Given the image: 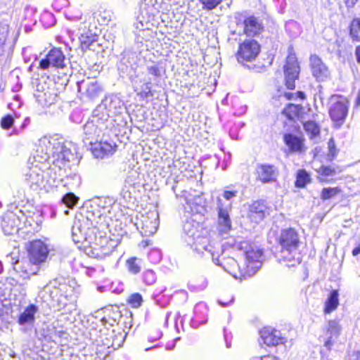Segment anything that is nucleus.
Masks as SVG:
<instances>
[{
  "label": "nucleus",
  "instance_id": "864d4df0",
  "mask_svg": "<svg viewBox=\"0 0 360 360\" xmlns=\"http://www.w3.org/2000/svg\"><path fill=\"white\" fill-rule=\"evenodd\" d=\"M252 360H277V359L271 355H265L261 357H254Z\"/></svg>",
  "mask_w": 360,
  "mask_h": 360
},
{
  "label": "nucleus",
  "instance_id": "774afa93",
  "mask_svg": "<svg viewBox=\"0 0 360 360\" xmlns=\"http://www.w3.org/2000/svg\"><path fill=\"white\" fill-rule=\"evenodd\" d=\"M102 321L105 323V322L106 321L105 319V318H103V319H102Z\"/></svg>",
  "mask_w": 360,
  "mask_h": 360
},
{
  "label": "nucleus",
  "instance_id": "79ce46f5",
  "mask_svg": "<svg viewBox=\"0 0 360 360\" xmlns=\"http://www.w3.org/2000/svg\"><path fill=\"white\" fill-rule=\"evenodd\" d=\"M152 79L144 81L140 91L138 93L142 98H147L153 96L151 92Z\"/></svg>",
  "mask_w": 360,
  "mask_h": 360
},
{
  "label": "nucleus",
  "instance_id": "5701e85b",
  "mask_svg": "<svg viewBox=\"0 0 360 360\" xmlns=\"http://www.w3.org/2000/svg\"><path fill=\"white\" fill-rule=\"evenodd\" d=\"M218 223L221 232H227L231 229V221L229 217V211L231 210V203H223L222 200L218 198Z\"/></svg>",
  "mask_w": 360,
  "mask_h": 360
},
{
  "label": "nucleus",
  "instance_id": "2f4dec72",
  "mask_svg": "<svg viewBox=\"0 0 360 360\" xmlns=\"http://www.w3.org/2000/svg\"><path fill=\"white\" fill-rule=\"evenodd\" d=\"M139 173L136 170H130L128 172L127 177L124 180V186L122 189L121 195L124 198H130L131 193L129 191V188L133 186L136 182V179L139 178Z\"/></svg>",
  "mask_w": 360,
  "mask_h": 360
},
{
  "label": "nucleus",
  "instance_id": "cd10ccee",
  "mask_svg": "<svg viewBox=\"0 0 360 360\" xmlns=\"http://www.w3.org/2000/svg\"><path fill=\"white\" fill-rule=\"evenodd\" d=\"M243 33L248 37H255L263 30L262 22L255 16H249L243 22Z\"/></svg>",
  "mask_w": 360,
  "mask_h": 360
},
{
  "label": "nucleus",
  "instance_id": "bf43d9fd",
  "mask_svg": "<svg viewBox=\"0 0 360 360\" xmlns=\"http://www.w3.org/2000/svg\"><path fill=\"white\" fill-rule=\"evenodd\" d=\"M219 304H220L221 306H222V307H226V306H227V305H228L226 303H224V302H221V301H219Z\"/></svg>",
  "mask_w": 360,
  "mask_h": 360
},
{
  "label": "nucleus",
  "instance_id": "423d86ee",
  "mask_svg": "<svg viewBox=\"0 0 360 360\" xmlns=\"http://www.w3.org/2000/svg\"><path fill=\"white\" fill-rule=\"evenodd\" d=\"M108 122L106 115H99L94 110L93 115L84 125L83 142L86 146L98 140L108 129Z\"/></svg>",
  "mask_w": 360,
  "mask_h": 360
},
{
  "label": "nucleus",
  "instance_id": "c03bdc74",
  "mask_svg": "<svg viewBox=\"0 0 360 360\" xmlns=\"http://www.w3.org/2000/svg\"><path fill=\"white\" fill-rule=\"evenodd\" d=\"M162 70V68H161L158 63H153L151 65L147 66V71L149 75L154 77V81L161 77Z\"/></svg>",
  "mask_w": 360,
  "mask_h": 360
},
{
  "label": "nucleus",
  "instance_id": "2eb2a0df",
  "mask_svg": "<svg viewBox=\"0 0 360 360\" xmlns=\"http://www.w3.org/2000/svg\"><path fill=\"white\" fill-rule=\"evenodd\" d=\"M213 245L215 246V249L214 248L213 250L217 251L218 248H219V251L218 255L217 254H215V255L214 257L210 256L214 264L222 266L223 269L226 272H228L229 274H230L235 278L238 277L237 271L239 272L240 276L245 277L247 276V275L242 274V273H244V271L245 270V268L241 269V267L239 266L237 261L234 258L229 257V258L223 259V261L221 262L219 259V255L221 254V245L219 243H214Z\"/></svg>",
  "mask_w": 360,
  "mask_h": 360
},
{
  "label": "nucleus",
  "instance_id": "9d476101",
  "mask_svg": "<svg viewBox=\"0 0 360 360\" xmlns=\"http://www.w3.org/2000/svg\"><path fill=\"white\" fill-rule=\"evenodd\" d=\"M136 226L141 235L144 236L153 235L159 226L158 212L156 210H153L146 214H142L136 223Z\"/></svg>",
  "mask_w": 360,
  "mask_h": 360
},
{
  "label": "nucleus",
  "instance_id": "a19ab883",
  "mask_svg": "<svg viewBox=\"0 0 360 360\" xmlns=\"http://www.w3.org/2000/svg\"><path fill=\"white\" fill-rule=\"evenodd\" d=\"M309 181V175L304 169L299 170L297 174L295 185L297 187L302 188Z\"/></svg>",
  "mask_w": 360,
  "mask_h": 360
},
{
  "label": "nucleus",
  "instance_id": "20e7f679",
  "mask_svg": "<svg viewBox=\"0 0 360 360\" xmlns=\"http://www.w3.org/2000/svg\"><path fill=\"white\" fill-rule=\"evenodd\" d=\"M184 232L186 236V241L198 253L203 256H212L219 255L217 251L213 250L215 246L210 243L207 237L201 236L200 233V225L193 220H186L183 226Z\"/></svg>",
  "mask_w": 360,
  "mask_h": 360
},
{
  "label": "nucleus",
  "instance_id": "bb28decb",
  "mask_svg": "<svg viewBox=\"0 0 360 360\" xmlns=\"http://www.w3.org/2000/svg\"><path fill=\"white\" fill-rule=\"evenodd\" d=\"M78 90L89 98L98 97L103 91L101 86L96 80H83L77 83Z\"/></svg>",
  "mask_w": 360,
  "mask_h": 360
},
{
  "label": "nucleus",
  "instance_id": "58836bf2",
  "mask_svg": "<svg viewBox=\"0 0 360 360\" xmlns=\"http://www.w3.org/2000/svg\"><path fill=\"white\" fill-rule=\"evenodd\" d=\"M350 36L353 40L360 41V19L354 18L349 26Z\"/></svg>",
  "mask_w": 360,
  "mask_h": 360
},
{
  "label": "nucleus",
  "instance_id": "412c9836",
  "mask_svg": "<svg viewBox=\"0 0 360 360\" xmlns=\"http://www.w3.org/2000/svg\"><path fill=\"white\" fill-rule=\"evenodd\" d=\"M310 68L312 75L318 82H323L330 76V71L321 58L312 55L309 58Z\"/></svg>",
  "mask_w": 360,
  "mask_h": 360
},
{
  "label": "nucleus",
  "instance_id": "5fc2aeb1",
  "mask_svg": "<svg viewBox=\"0 0 360 360\" xmlns=\"http://www.w3.org/2000/svg\"><path fill=\"white\" fill-rule=\"evenodd\" d=\"M355 55L357 63H360V46L356 48Z\"/></svg>",
  "mask_w": 360,
  "mask_h": 360
},
{
  "label": "nucleus",
  "instance_id": "4be33fe9",
  "mask_svg": "<svg viewBox=\"0 0 360 360\" xmlns=\"http://www.w3.org/2000/svg\"><path fill=\"white\" fill-rule=\"evenodd\" d=\"M90 150L96 158H105L112 155L116 151L117 145L113 142L95 141L89 144Z\"/></svg>",
  "mask_w": 360,
  "mask_h": 360
},
{
  "label": "nucleus",
  "instance_id": "7c9ffc66",
  "mask_svg": "<svg viewBox=\"0 0 360 360\" xmlns=\"http://www.w3.org/2000/svg\"><path fill=\"white\" fill-rule=\"evenodd\" d=\"M184 208L187 212L191 214L202 213L205 210L202 198L195 196L193 198L188 199Z\"/></svg>",
  "mask_w": 360,
  "mask_h": 360
},
{
  "label": "nucleus",
  "instance_id": "473e14b6",
  "mask_svg": "<svg viewBox=\"0 0 360 360\" xmlns=\"http://www.w3.org/2000/svg\"><path fill=\"white\" fill-rule=\"evenodd\" d=\"M339 306V292L337 290H333L328 295L325 304L323 311L325 314H330Z\"/></svg>",
  "mask_w": 360,
  "mask_h": 360
},
{
  "label": "nucleus",
  "instance_id": "f3484780",
  "mask_svg": "<svg viewBox=\"0 0 360 360\" xmlns=\"http://www.w3.org/2000/svg\"><path fill=\"white\" fill-rule=\"evenodd\" d=\"M25 176V181L33 190L41 189L46 186L44 172L38 164H32Z\"/></svg>",
  "mask_w": 360,
  "mask_h": 360
},
{
  "label": "nucleus",
  "instance_id": "680f3d73",
  "mask_svg": "<svg viewBox=\"0 0 360 360\" xmlns=\"http://www.w3.org/2000/svg\"><path fill=\"white\" fill-rule=\"evenodd\" d=\"M150 254L151 255H153V254H158V255H159V252L158 251H156V250H154V251L151 252Z\"/></svg>",
  "mask_w": 360,
  "mask_h": 360
},
{
  "label": "nucleus",
  "instance_id": "4d7b16f0",
  "mask_svg": "<svg viewBox=\"0 0 360 360\" xmlns=\"http://www.w3.org/2000/svg\"><path fill=\"white\" fill-rule=\"evenodd\" d=\"M356 105L357 106L360 105V95L358 94L357 98L356 99Z\"/></svg>",
  "mask_w": 360,
  "mask_h": 360
},
{
  "label": "nucleus",
  "instance_id": "c85d7f7f",
  "mask_svg": "<svg viewBox=\"0 0 360 360\" xmlns=\"http://www.w3.org/2000/svg\"><path fill=\"white\" fill-rule=\"evenodd\" d=\"M266 206L264 201L259 200L253 202L249 206L248 217L255 222H260L265 217Z\"/></svg>",
  "mask_w": 360,
  "mask_h": 360
},
{
  "label": "nucleus",
  "instance_id": "603ef678",
  "mask_svg": "<svg viewBox=\"0 0 360 360\" xmlns=\"http://www.w3.org/2000/svg\"><path fill=\"white\" fill-rule=\"evenodd\" d=\"M237 191H225L223 193V198L228 201V202H231V200L236 197Z\"/></svg>",
  "mask_w": 360,
  "mask_h": 360
},
{
  "label": "nucleus",
  "instance_id": "dca6fc26",
  "mask_svg": "<svg viewBox=\"0 0 360 360\" xmlns=\"http://www.w3.org/2000/svg\"><path fill=\"white\" fill-rule=\"evenodd\" d=\"M124 336L122 333H116L115 329H109L104 328L100 330V335L98 339L96 340L98 344L113 349H117L121 347L124 342Z\"/></svg>",
  "mask_w": 360,
  "mask_h": 360
},
{
  "label": "nucleus",
  "instance_id": "8fccbe9b",
  "mask_svg": "<svg viewBox=\"0 0 360 360\" xmlns=\"http://www.w3.org/2000/svg\"><path fill=\"white\" fill-rule=\"evenodd\" d=\"M200 1L203 5L204 8L212 10L219 4L221 0H200Z\"/></svg>",
  "mask_w": 360,
  "mask_h": 360
},
{
  "label": "nucleus",
  "instance_id": "f8f14e48",
  "mask_svg": "<svg viewBox=\"0 0 360 360\" xmlns=\"http://www.w3.org/2000/svg\"><path fill=\"white\" fill-rule=\"evenodd\" d=\"M300 65L294 53L289 52L284 65V75L286 87L288 89L295 88V81L298 79Z\"/></svg>",
  "mask_w": 360,
  "mask_h": 360
},
{
  "label": "nucleus",
  "instance_id": "13d9d810",
  "mask_svg": "<svg viewBox=\"0 0 360 360\" xmlns=\"http://www.w3.org/2000/svg\"><path fill=\"white\" fill-rule=\"evenodd\" d=\"M299 96L302 99H304L305 98V95H304V94L303 92L300 91L299 92Z\"/></svg>",
  "mask_w": 360,
  "mask_h": 360
},
{
  "label": "nucleus",
  "instance_id": "69168bd1",
  "mask_svg": "<svg viewBox=\"0 0 360 360\" xmlns=\"http://www.w3.org/2000/svg\"><path fill=\"white\" fill-rule=\"evenodd\" d=\"M68 213H69V211H68V210H65V215H68Z\"/></svg>",
  "mask_w": 360,
  "mask_h": 360
},
{
  "label": "nucleus",
  "instance_id": "9b49d317",
  "mask_svg": "<svg viewBox=\"0 0 360 360\" xmlns=\"http://www.w3.org/2000/svg\"><path fill=\"white\" fill-rule=\"evenodd\" d=\"M39 68L41 70L55 68L65 70L67 69L65 56L60 49L53 48L49 51L44 58L39 61Z\"/></svg>",
  "mask_w": 360,
  "mask_h": 360
},
{
  "label": "nucleus",
  "instance_id": "0e129e2a",
  "mask_svg": "<svg viewBox=\"0 0 360 360\" xmlns=\"http://www.w3.org/2000/svg\"><path fill=\"white\" fill-rule=\"evenodd\" d=\"M155 347H156V346H155ZM153 348H154V347H153ZM152 349V347H148V348H146L145 350H146V351H149V350H150V349Z\"/></svg>",
  "mask_w": 360,
  "mask_h": 360
},
{
  "label": "nucleus",
  "instance_id": "a211bd4d",
  "mask_svg": "<svg viewBox=\"0 0 360 360\" xmlns=\"http://www.w3.org/2000/svg\"><path fill=\"white\" fill-rule=\"evenodd\" d=\"M259 334L263 342L269 347L284 345L287 341V338L280 330L272 327L263 328L259 331Z\"/></svg>",
  "mask_w": 360,
  "mask_h": 360
},
{
  "label": "nucleus",
  "instance_id": "052dcab7",
  "mask_svg": "<svg viewBox=\"0 0 360 360\" xmlns=\"http://www.w3.org/2000/svg\"><path fill=\"white\" fill-rule=\"evenodd\" d=\"M356 360H360V352L356 354Z\"/></svg>",
  "mask_w": 360,
  "mask_h": 360
},
{
  "label": "nucleus",
  "instance_id": "a18cd8bd",
  "mask_svg": "<svg viewBox=\"0 0 360 360\" xmlns=\"http://www.w3.org/2000/svg\"><path fill=\"white\" fill-rule=\"evenodd\" d=\"M144 283L147 285H153L156 281V275L153 270L148 269L144 271L143 275Z\"/></svg>",
  "mask_w": 360,
  "mask_h": 360
},
{
  "label": "nucleus",
  "instance_id": "49530a36",
  "mask_svg": "<svg viewBox=\"0 0 360 360\" xmlns=\"http://www.w3.org/2000/svg\"><path fill=\"white\" fill-rule=\"evenodd\" d=\"M143 299L140 294L134 293L129 297L128 302L132 307L137 308L141 306Z\"/></svg>",
  "mask_w": 360,
  "mask_h": 360
},
{
  "label": "nucleus",
  "instance_id": "7ed1b4c3",
  "mask_svg": "<svg viewBox=\"0 0 360 360\" xmlns=\"http://www.w3.org/2000/svg\"><path fill=\"white\" fill-rule=\"evenodd\" d=\"M281 246L279 260L288 262V266H295L301 262L300 235L294 229H285L281 231L278 238Z\"/></svg>",
  "mask_w": 360,
  "mask_h": 360
},
{
  "label": "nucleus",
  "instance_id": "c9c22d12",
  "mask_svg": "<svg viewBox=\"0 0 360 360\" xmlns=\"http://www.w3.org/2000/svg\"><path fill=\"white\" fill-rule=\"evenodd\" d=\"M48 333L44 335L48 341L57 342L63 338L67 333L62 329H58L56 326L50 325L47 326Z\"/></svg>",
  "mask_w": 360,
  "mask_h": 360
},
{
  "label": "nucleus",
  "instance_id": "b1692460",
  "mask_svg": "<svg viewBox=\"0 0 360 360\" xmlns=\"http://www.w3.org/2000/svg\"><path fill=\"white\" fill-rule=\"evenodd\" d=\"M257 179L263 184L275 182L279 174L278 169L269 164H261L257 167Z\"/></svg>",
  "mask_w": 360,
  "mask_h": 360
},
{
  "label": "nucleus",
  "instance_id": "393cba45",
  "mask_svg": "<svg viewBox=\"0 0 360 360\" xmlns=\"http://www.w3.org/2000/svg\"><path fill=\"white\" fill-rule=\"evenodd\" d=\"M20 219L19 216L13 212H8L2 217L1 228L6 235H12L19 230Z\"/></svg>",
  "mask_w": 360,
  "mask_h": 360
},
{
  "label": "nucleus",
  "instance_id": "72a5a7b5",
  "mask_svg": "<svg viewBox=\"0 0 360 360\" xmlns=\"http://www.w3.org/2000/svg\"><path fill=\"white\" fill-rule=\"evenodd\" d=\"M37 311V307L34 304H30L18 317V323L21 326L32 323L34 321V315Z\"/></svg>",
  "mask_w": 360,
  "mask_h": 360
},
{
  "label": "nucleus",
  "instance_id": "c756f323",
  "mask_svg": "<svg viewBox=\"0 0 360 360\" xmlns=\"http://www.w3.org/2000/svg\"><path fill=\"white\" fill-rule=\"evenodd\" d=\"M13 283L11 281L3 283L0 281V316L4 307L11 304L12 300V288Z\"/></svg>",
  "mask_w": 360,
  "mask_h": 360
},
{
  "label": "nucleus",
  "instance_id": "f257e3e1",
  "mask_svg": "<svg viewBox=\"0 0 360 360\" xmlns=\"http://www.w3.org/2000/svg\"><path fill=\"white\" fill-rule=\"evenodd\" d=\"M109 207L94 208L86 217L79 214L75 218L72 226V238L75 243L84 244L86 255L103 259L102 245L106 244L108 238L96 235V230L109 224L111 217Z\"/></svg>",
  "mask_w": 360,
  "mask_h": 360
},
{
  "label": "nucleus",
  "instance_id": "ddd939ff",
  "mask_svg": "<svg viewBox=\"0 0 360 360\" xmlns=\"http://www.w3.org/2000/svg\"><path fill=\"white\" fill-rule=\"evenodd\" d=\"M27 251L29 259L36 267L46 261L49 252L47 245L40 240L32 241Z\"/></svg>",
  "mask_w": 360,
  "mask_h": 360
},
{
  "label": "nucleus",
  "instance_id": "4468645a",
  "mask_svg": "<svg viewBox=\"0 0 360 360\" xmlns=\"http://www.w3.org/2000/svg\"><path fill=\"white\" fill-rule=\"evenodd\" d=\"M349 103L345 98L331 104L329 108V115L336 128H340L345 122L348 114Z\"/></svg>",
  "mask_w": 360,
  "mask_h": 360
},
{
  "label": "nucleus",
  "instance_id": "338daca9",
  "mask_svg": "<svg viewBox=\"0 0 360 360\" xmlns=\"http://www.w3.org/2000/svg\"><path fill=\"white\" fill-rule=\"evenodd\" d=\"M169 314H167V316H166V321H167V319L169 318Z\"/></svg>",
  "mask_w": 360,
  "mask_h": 360
},
{
  "label": "nucleus",
  "instance_id": "de8ad7c7",
  "mask_svg": "<svg viewBox=\"0 0 360 360\" xmlns=\"http://www.w3.org/2000/svg\"><path fill=\"white\" fill-rule=\"evenodd\" d=\"M115 247L113 242L108 238L106 244L102 245L103 259L110 255L114 251Z\"/></svg>",
  "mask_w": 360,
  "mask_h": 360
},
{
  "label": "nucleus",
  "instance_id": "6e6d98bb",
  "mask_svg": "<svg viewBox=\"0 0 360 360\" xmlns=\"http://www.w3.org/2000/svg\"><path fill=\"white\" fill-rule=\"evenodd\" d=\"M358 0H347L346 4L347 6H354V4L357 2Z\"/></svg>",
  "mask_w": 360,
  "mask_h": 360
},
{
  "label": "nucleus",
  "instance_id": "f704fd0d",
  "mask_svg": "<svg viewBox=\"0 0 360 360\" xmlns=\"http://www.w3.org/2000/svg\"><path fill=\"white\" fill-rule=\"evenodd\" d=\"M285 145L291 152H300L302 150L303 143L302 140L292 134H286L283 137Z\"/></svg>",
  "mask_w": 360,
  "mask_h": 360
},
{
  "label": "nucleus",
  "instance_id": "1a4fd4ad",
  "mask_svg": "<svg viewBox=\"0 0 360 360\" xmlns=\"http://www.w3.org/2000/svg\"><path fill=\"white\" fill-rule=\"evenodd\" d=\"M260 52V45L252 39H245L240 44L236 53V59L238 63L245 64L256 59Z\"/></svg>",
  "mask_w": 360,
  "mask_h": 360
},
{
  "label": "nucleus",
  "instance_id": "e433bc0d",
  "mask_svg": "<svg viewBox=\"0 0 360 360\" xmlns=\"http://www.w3.org/2000/svg\"><path fill=\"white\" fill-rule=\"evenodd\" d=\"M143 260L138 257L129 258L126 262V266L129 272L136 275L140 273L142 269Z\"/></svg>",
  "mask_w": 360,
  "mask_h": 360
},
{
  "label": "nucleus",
  "instance_id": "6e6552de",
  "mask_svg": "<svg viewBox=\"0 0 360 360\" xmlns=\"http://www.w3.org/2000/svg\"><path fill=\"white\" fill-rule=\"evenodd\" d=\"M124 109V103L117 94H110L102 100L101 103L94 110L96 113L106 115L107 121L109 117L121 113Z\"/></svg>",
  "mask_w": 360,
  "mask_h": 360
},
{
  "label": "nucleus",
  "instance_id": "e2e57ef3",
  "mask_svg": "<svg viewBox=\"0 0 360 360\" xmlns=\"http://www.w3.org/2000/svg\"><path fill=\"white\" fill-rule=\"evenodd\" d=\"M2 270H3L2 264H1V262L0 261V273L2 272Z\"/></svg>",
  "mask_w": 360,
  "mask_h": 360
},
{
  "label": "nucleus",
  "instance_id": "aec40b11",
  "mask_svg": "<svg viewBox=\"0 0 360 360\" xmlns=\"http://www.w3.org/2000/svg\"><path fill=\"white\" fill-rule=\"evenodd\" d=\"M157 4L158 0H141L139 22L143 29L145 25L146 26L148 22L154 20L155 15L158 13Z\"/></svg>",
  "mask_w": 360,
  "mask_h": 360
},
{
  "label": "nucleus",
  "instance_id": "39448f33",
  "mask_svg": "<svg viewBox=\"0 0 360 360\" xmlns=\"http://www.w3.org/2000/svg\"><path fill=\"white\" fill-rule=\"evenodd\" d=\"M72 20L75 23V27L77 28L82 49H90L91 46L96 41L99 31L97 27L92 24V18L81 15L72 17Z\"/></svg>",
  "mask_w": 360,
  "mask_h": 360
},
{
  "label": "nucleus",
  "instance_id": "6ab92c4d",
  "mask_svg": "<svg viewBox=\"0 0 360 360\" xmlns=\"http://www.w3.org/2000/svg\"><path fill=\"white\" fill-rule=\"evenodd\" d=\"M339 321L330 320L323 328L324 346L330 350L341 332Z\"/></svg>",
  "mask_w": 360,
  "mask_h": 360
},
{
  "label": "nucleus",
  "instance_id": "0eeeda50",
  "mask_svg": "<svg viewBox=\"0 0 360 360\" xmlns=\"http://www.w3.org/2000/svg\"><path fill=\"white\" fill-rule=\"evenodd\" d=\"M237 248L243 250L245 257V270L243 275L251 276L261 267L262 251L258 247L243 240L236 243Z\"/></svg>",
  "mask_w": 360,
  "mask_h": 360
},
{
  "label": "nucleus",
  "instance_id": "09e8293b",
  "mask_svg": "<svg viewBox=\"0 0 360 360\" xmlns=\"http://www.w3.org/2000/svg\"><path fill=\"white\" fill-rule=\"evenodd\" d=\"M13 122V117L10 115H7L2 117L1 120V126L4 129H8L12 127Z\"/></svg>",
  "mask_w": 360,
  "mask_h": 360
},
{
  "label": "nucleus",
  "instance_id": "37998d69",
  "mask_svg": "<svg viewBox=\"0 0 360 360\" xmlns=\"http://www.w3.org/2000/svg\"><path fill=\"white\" fill-rule=\"evenodd\" d=\"M340 192V189L338 187L335 188H324L321 194V197L323 200H329L338 194Z\"/></svg>",
  "mask_w": 360,
  "mask_h": 360
},
{
  "label": "nucleus",
  "instance_id": "a878e982",
  "mask_svg": "<svg viewBox=\"0 0 360 360\" xmlns=\"http://www.w3.org/2000/svg\"><path fill=\"white\" fill-rule=\"evenodd\" d=\"M13 270L22 279L30 278L31 275L36 274L38 269V267L33 265L29 259H18L13 264Z\"/></svg>",
  "mask_w": 360,
  "mask_h": 360
},
{
  "label": "nucleus",
  "instance_id": "4c0bfd02",
  "mask_svg": "<svg viewBox=\"0 0 360 360\" xmlns=\"http://www.w3.org/2000/svg\"><path fill=\"white\" fill-rule=\"evenodd\" d=\"M304 129L311 139L317 136L320 133V127L314 121H307L304 123Z\"/></svg>",
  "mask_w": 360,
  "mask_h": 360
},
{
  "label": "nucleus",
  "instance_id": "f03ea898",
  "mask_svg": "<svg viewBox=\"0 0 360 360\" xmlns=\"http://www.w3.org/2000/svg\"><path fill=\"white\" fill-rule=\"evenodd\" d=\"M71 153L61 139L56 136H44L39 140L34 162L44 164L51 158L54 160H69Z\"/></svg>",
  "mask_w": 360,
  "mask_h": 360
},
{
  "label": "nucleus",
  "instance_id": "3c124183",
  "mask_svg": "<svg viewBox=\"0 0 360 360\" xmlns=\"http://www.w3.org/2000/svg\"><path fill=\"white\" fill-rule=\"evenodd\" d=\"M318 172L324 176H332L335 174V170L330 166H322L319 168Z\"/></svg>",
  "mask_w": 360,
  "mask_h": 360
},
{
  "label": "nucleus",
  "instance_id": "ea45409f",
  "mask_svg": "<svg viewBox=\"0 0 360 360\" xmlns=\"http://www.w3.org/2000/svg\"><path fill=\"white\" fill-rule=\"evenodd\" d=\"M77 201L78 198L72 193L65 194L61 199V202L69 209H72L77 203Z\"/></svg>",
  "mask_w": 360,
  "mask_h": 360
}]
</instances>
